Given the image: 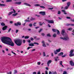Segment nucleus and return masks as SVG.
<instances>
[{
    "mask_svg": "<svg viewBox=\"0 0 74 74\" xmlns=\"http://www.w3.org/2000/svg\"><path fill=\"white\" fill-rule=\"evenodd\" d=\"M1 40L4 44H8L12 47L14 46V43L12 42V40L10 38L7 37H2L1 38Z\"/></svg>",
    "mask_w": 74,
    "mask_h": 74,
    "instance_id": "nucleus-1",
    "label": "nucleus"
},
{
    "mask_svg": "<svg viewBox=\"0 0 74 74\" xmlns=\"http://www.w3.org/2000/svg\"><path fill=\"white\" fill-rule=\"evenodd\" d=\"M14 42L16 44L17 46H21V45H22V41L20 39H17L16 40L14 41Z\"/></svg>",
    "mask_w": 74,
    "mask_h": 74,
    "instance_id": "nucleus-2",
    "label": "nucleus"
},
{
    "mask_svg": "<svg viewBox=\"0 0 74 74\" xmlns=\"http://www.w3.org/2000/svg\"><path fill=\"white\" fill-rule=\"evenodd\" d=\"M61 39H62L64 41H67V40H69V37L68 36L66 35L65 37H61L60 38Z\"/></svg>",
    "mask_w": 74,
    "mask_h": 74,
    "instance_id": "nucleus-3",
    "label": "nucleus"
},
{
    "mask_svg": "<svg viewBox=\"0 0 74 74\" xmlns=\"http://www.w3.org/2000/svg\"><path fill=\"white\" fill-rule=\"evenodd\" d=\"M52 30L53 32H57V34H60V32L58 29H53Z\"/></svg>",
    "mask_w": 74,
    "mask_h": 74,
    "instance_id": "nucleus-4",
    "label": "nucleus"
},
{
    "mask_svg": "<svg viewBox=\"0 0 74 74\" xmlns=\"http://www.w3.org/2000/svg\"><path fill=\"white\" fill-rule=\"evenodd\" d=\"M14 26H20L21 25V23L19 22H18L17 23H14Z\"/></svg>",
    "mask_w": 74,
    "mask_h": 74,
    "instance_id": "nucleus-5",
    "label": "nucleus"
},
{
    "mask_svg": "<svg viewBox=\"0 0 74 74\" xmlns=\"http://www.w3.org/2000/svg\"><path fill=\"white\" fill-rule=\"evenodd\" d=\"M39 14H40V15H43V16L45 15H46L45 12L44 11L40 12H39Z\"/></svg>",
    "mask_w": 74,
    "mask_h": 74,
    "instance_id": "nucleus-6",
    "label": "nucleus"
},
{
    "mask_svg": "<svg viewBox=\"0 0 74 74\" xmlns=\"http://www.w3.org/2000/svg\"><path fill=\"white\" fill-rule=\"evenodd\" d=\"M71 66H74V63L73 61L71 60L69 62Z\"/></svg>",
    "mask_w": 74,
    "mask_h": 74,
    "instance_id": "nucleus-7",
    "label": "nucleus"
},
{
    "mask_svg": "<svg viewBox=\"0 0 74 74\" xmlns=\"http://www.w3.org/2000/svg\"><path fill=\"white\" fill-rule=\"evenodd\" d=\"M51 62H52V60H49L48 61L47 63V65L48 67H49V64H50V63H51Z\"/></svg>",
    "mask_w": 74,
    "mask_h": 74,
    "instance_id": "nucleus-8",
    "label": "nucleus"
},
{
    "mask_svg": "<svg viewBox=\"0 0 74 74\" xmlns=\"http://www.w3.org/2000/svg\"><path fill=\"white\" fill-rule=\"evenodd\" d=\"M48 23H54V21L53 20H48Z\"/></svg>",
    "mask_w": 74,
    "mask_h": 74,
    "instance_id": "nucleus-9",
    "label": "nucleus"
},
{
    "mask_svg": "<svg viewBox=\"0 0 74 74\" xmlns=\"http://www.w3.org/2000/svg\"><path fill=\"white\" fill-rule=\"evenodd\" d=\"M65 33V31L64 29H62L61 31V34L62 35V36H64V34Z\"/></svg>",
    "mask_w": 74,
    "mask_h": 74,
    "instance_id": "nucleus-10",
    "label": "nucleus"
},
{
    "mask_svg": "<svg viewBox=\"0 0 74 74\" xmlns=\"http://www.w3.org/2000/svg\"><path fill=\"white\" fill-rule=\"evenodd\" d=\"M63 52H61V53H59L58 54V56H62V55H63Z\"/></svg>",
    "mask_w": 74,
    "mask_h": 74,
    "instance_id": "nucleus-11",
    "label": "nucleus"
},
{
    "mask_svg": "<svg viewBox=\"0 0 74 74\" xmlns=\"http://www.w3.org/2000/svg\"><path fill=\"white\" fill-rule=\"evenodd\" d=\"M23 4H24V5H26L27 6H28L29 7H31V5H30L27 3H23Z\"/></svg>",
    "mask_w": 74,
    "mask_h": 74,
    "instance_id": "nucleus-12",
    "label": "nucleus"
},
{
    "mask_svg": "<svg viewBox=\"0 0 74 74\" xmlns=\"http://www.w3.org/2000/svg\"><path fill=\"white\" fill-rule=\"evenodd\" d=\"M7 26H5L2 28V29L3 30H5L7 29Z\"/></svg>",
    "mask_w": 74,
    "mask_h": 74,
    "instance_id": "nucleus-13",
    "label": "nucleus"
},
{
    "mask_svg": "<svg viewBox=\"0 0 74 74\" xmlns=\"http://www.w3.org/2000/svg\"><path fill=\"white\" fill-rule=\"evenodd\" d=\"M67 5L68 6L70 7V5H71V2H68L67 3Z\"/></svg>",
    "mask_w": 74,
    "mask_h": 74,
    "instance_id": "nucleus-14",
    "label": "nucleus"
},
{
    "mask_svg": "<svg viewBox=\"0 0 74 74\" xmlns=\"http://www.w3.org/2000/svg\"><path fill=\"white\" fill-rule=\"evenodd\" d=\"M21 2H16L14 3V4H21Z\"/></svg>",
    "mask_w": 74,
    "mask_h": 74,
    "instance_id": "nucleus-15",
    "label": "nucleus"
},
{
    "mask_svg": "<svg viewBox=\"0 0 74 74\" xmlns=\"http://www.w3.org/2000/svg\"><path fill=\"white\" fill-rule=\"evenodd\" d=\"M29 46H31V47H33L34 46V43H30L28 44Z\"/></svg>",
    "mask_w": 74,
    "mask_h": 74,
    "instance_id": "nucleus-16",
    "label": "nucleus"
},
{
    "mask_svg": "<svg viewBox=\"0 0 74 74\" xmlns=\"http://www.w3.org/2000/svg\"><path fill=\"white\" fill-rule=\"evenodd\" d=\"M60 51H61V49L60 48L56 50V51L57 52H59Z\"/></svg>",
    "mask_w": 74,
    "mask_h": 74,
    "instance_id": "nucleus-17",
    "label": "nucleus"
},
{
    "mask_svg": "<svg viewBox=\"0 0 74 74\" xmlns=\"http://www.w3.org/2000/svg\"><path fill=\"white\" fill-rule=\"evenodd\" d=\"M62 12H63L64 13V14H65V15H66V14H67V13L65 12H66V11H65V10H62Z\"/></svg>",
    "mask_w": 74,
    "mask_h": 74,
    "instance_id": "nucleus-18",
    "label": "nucleus"
},
{
    "mask_svg": "<svg viewBox=\"0 0 74 74\" xmlns=\"http://www.w3.org/2000/svg\"><path fill=\"white\" fill-rule=\"evenodd\" d=\"M74 56V53H72L71 54H69V56H70V57H71L72 56Z\"/></svg>",
    "mask_w": 74,
    "mask_h": 74,
    "instance_id": "nucleus-19",
    "label": "nucleus"
},
{
    "mask_svg": "<svg viewBox=\"0 0 74 74\" xmlns=\"http://www.w3.org/2000/svg\"><path fill=\"white\" fill-rule=\"evenodd\" d=\"M74 52V50H71L70 51L69 53L70 54L73 53Z\"/></svg>",
    "mask_w": 74,
    "mask_h": 74,
    "instance_id": "nucleus-20",
    "label": "nucleus"
},
{
    "mask_svg": "<svg viewBox=\"0 0 74 74\" xmlns=\"http://www.w3.org/2000/svg\"><path fill=\"white\" fill-rule=\"evenodd\" d=\"M1 25L2 26H5V24H4L3 23H1Z\"/></svg>",
    "mask_w": 74,
    "mask_h": 74,
    "instance_id": "nucleus-21",
    "label": "nucleus"
},
{
    "mask_svg": "<svg viewBox=\"0 0 74 74\" xmlns=\"http://www.w3.org/2000/svg\"><path fill=\"white\" fill-rule=\"evenodd\" d=\"M0 6H3L5 7L6 6V5H5V4H2L0 3Z\"/></svg>",
    "mask_w": 74,
    "mask_h": 74,
    "instance_id": "nucleus-22",
    "label": "nucleus"
},
{
    "mask_svg": "<svg viewBox=\"0 0 74 74\" xmlns=\"http://www.w3.org/2000/svg\"><path fill=\"white\" fill-rule=\"evenodd\" d=\"M18 15V13H16L15 14H13L12 15V16H15L16 15Z\"/></svg>",
    "mask_w": 74,
    "mask_h": 74,
    "instance_id": "nucleus-23",
    "label": "nucleus"
},
{
    "mask_svg": "<svg viewBox=\"0 0 74 74\" xmlns=\"http://www.w3.org/2000/svg\"><path fill=\"white\" fill-rule=\"evenodd\" d=\"M35 19H36V18H33V17H31V18H30V20L31 21H33V20H35Z\"/></svg>",
    "mask_w": 74,
    "mask_h": 74,
    "instance_id": "nucleus-24",
    "label": "nucleus"
},
{
    "mask_svg": "<svg viewBox=\"0 0 74 74\" xmlns=\"http://www.w3.org/2000/svg\"><path fill=\"white\" fill-rule=\"evenodd\" d=\"M13 13H14V12L13 11H12L10 12L8 14V15H10L12 14Z\"/></svg>",
    "mask_w": 74,
    "mask_h": 74,
    "instance_id": "nucleus-25",
    "label": "nucleus"
},
{
    "mask_svg": "<svg viewBox=\"0 0 74 74\" xmlns=\"http://www.w3.org/2000/svg\"><path fill=\"white\" fill-rule=\"evenodd\" d=\"M54 53L55 55H57L58 54V52L56 51H54Z\"/></svg>",
    "mask_w": 74,
    "mask_h": 74,
    "instance_id": "nucleus-26",
    "label": "nucleus"
},
{
    "mask_svg": "<svg viewBox=\"0 0 74 74\" xmlns=\"http://www.w3.org/2000/svg\"><path fill=\"white\" fill-rule=\"evenodd\" d=\"M62 74H67V72L66 71H64Z\"/></svg>",
    "mask_w": 74,
    "mask_h": 74,
    "instance_id": "nucleus-27",
    "label": "nucleus"
},
{
    "mask_svg": "<svg viewBox=\"0 0 74 74\" xmlns=\"http://www.w3.org/2000/svg\"><path fill=\"white\" fill-rule=\"evenodd\" d=\"M40 7L42 8H43V9H45V7L42 6H40Z\"/></svg>",
    "mask_w": 74,
    "mask_h": 74,
    "instance_id": "nucleus-28",
    "label": "nucleus"
},
{
    "mask_svg": "<svg viewBox=\"0 0 74 74\" xmlns=\"http://www.w3.org/2000/svg\"><path fill=\"white\" fill-rule=\"evenodd\" d=\"M29 38V36H25V39H27L28 38Z\"/></svg>",
    "mask_w": 74,
    "mask_h": 74,
    "instance_id": "nucleus-29",
    "label": "nucleus"
},
{
    "mask_svg": "<svg viewBox=\"0 0 74 74\" xmlns=\"http://www.w3.org/2000/svg\"><path fill=\"white\" fill-rule=\"evenodd\" d=\"M68 30H69V31H71V30H72V28L70 27L68 29Z\"/></svg>",
    "mask_w": 74,
    "mask_h": 74,
    "instance_id": "nucleus-30",
    "label": "nucleus"
},
{
    "mask_svg": "<svg viewBox=\"0 0 74 74\" xmlns=\"http://www.w3.org/2000/svg\"><path fill=\"white\" fill-rule=\"evenodd\" d=\"M34 5L36 7H37L38 6H40V5L38 4H36Z\"/></svg>",
    "mask_w": 74,
    "mask_h": 74,
    "instance_id": "nucleus-31",
    "label": "nucleus"
},
{
    "mask_svg": "<svg viewBox=\"0 0 74 74\" xmlns=\"http://www.w3.org/2000/svg\"><path fill=\"white\" fill-rule=\"evenodd\" d=\"M47 37H51V35L50 34H47Z\"/></svg>",
    "mask_w": 74,
    "mask_h": 74,
    "instance_id": "nucleus-32",
    "label": "nucleus"
},
{
    "mask_svg": "<svg viewBox=\"0 0 74 74\" xmlns=\"http://www.w3.org/2000/svg\"><path fill=\"white\" fill-rule=\"evenodd\" d=\"M69 6H66L65 7V8L66 10H67V9H68V8H69Z\"/></svg>",
    "mask_w": 74,
    "mask_h": 74,
    "instance_id": "nucleus-33",
    "label": "nucleus"
},
{
    "mask_svg": "<svg viewBox=\"0 0 74 74\" xmlns=\"http://www.w3.org/2000/svg\"><path fill=\"white\" fill-rule=\"evenodd\" d=\"M53 36V37H56V34H54Z\"/></svg>",
    "mask_w": 74,
    "mask_h": 74,
    "instance_id": "nucleus-34",
    "label": "nucleus"
},
{
    "mask_svg": "<svg viewBox=\"0 0 74 74\" xmlns=\"http://www.w3.org/2000/svg\"><path fill=\"white\" fill-rule=\"evenodd\" d=\"M12 0H7L6 2H11Z\"/></svg>",
    "mask_w": 74,
    "mask_h": 74,
    "instance_id": "nucleus-35",
    "label": "nucleus"
},
{
    "mask_svg": "<svg viewBox=\"0 0 74 74\" xmlns=\"http://www.w3.org/2000/svg\"><path fill=\"white\" fill-rule=\"evenodd\" d=\"M66 19H71V17H68L67 16L66 17Z\"/></svg>",
    "mask_w": 74,
    "mask_h": 74,
    "instance_id": "nucleus-36",
    "label": "nucleus"
},
{
    "mask_svg": "<svg viewBox=\"0 0 74 74\" xmlns=\"http://www.w3.org/2000/svg\"><path fill=\"white\" fill-rule=\"evenodd\" d=\"M42 46H43V47H47L46 46V45H45V43L43 44Z\"/></svg>",
    "mask_w": 74,
    "mask_h": 74,
    "instance_id": "nucleus-37",
    "label": "nucleus"
},
{
    "mask_svg": "<svg viewBox=\"0 0 74 74\" xmlns=\"http://www.w3.org/2000/svg\"><path fill=\"white\" fill-rule=\"evenodd\" d=\"M33 48V47H28L27 48V49H28V50H29V49H30V48Z\"/></svg>",
    "mask_w": 74,
    "mask_h": 74,
    "instance_id": "nucleus-38",
    "label": "nucleus"
},
{
    "mask_svg": "<svg viewBox=\"0 0 74 74\" xmlns=\"http://www.w3.org/2000/svg\"><path fill=\"white\" fill-rule=\"evenodd\" d=\"M14 74H16V73H17V71L16 70H14Z\"/></svg>",
    "mask_w": 74,
    "mask_h": 74,
    "instance_id": "nucleus-39",
    "label": "nucleus"
},
{
    "mask_svg": "<svg viewBox=\"0 0 74 74\" xmlns=\"http://www.w3.org/2000/svg\"><path fill=\"white\" fill-rule=\"evenodd\" d=\"M30 40L31 41H33V40H34V38H31Z\"/></svg>",
    "mask_w": 74,
    "mask_h": 74,
    "instance_id": "nucleus-40",
    "label": "nucleus"
},
{
    "mask_svg": "<svg viewBox=\"0 0 74 74\" xmlns=\"http://www.w3.org/2000/svg\"><path fill=\"white\" fill-rule=\"evenodd\" d=\"M28 25L29 26V27H32V24H29Z\"/></svg>",
    "mask_w": 74,
    "mask_h": 74,
    "instance_id": "nucleus-41",
    "label": "nucleus"
},
{
    "mask_svg": "<svg viewBox=\"0 0 74 74\" xmlns=\"http://www.w3.org/2000/svg\"><path fill=\"white\" fill-rule=\"evenodd\" d=\"M66 56H67V54H65V55H64V56H62V58H64Z\"/></svg>",
    "mask_w": 74,
    "mask_h": 74,
    "instance_id": "nucleus-42",
    "label": "nucleus"
},
{
    "mask_svg": "<svg viewBox=\"0 0 74 74\" xmlns=\"http://www.w3.org/2000/svg\"><path fill=\"white\" fill-rule=\"evenodd\" d=\"M43 24H45V23H44V22H43L42 23H41V24H40L39 25H40V26H42V25Z\"/></svg>",
    "mask_w": 74,
    "mask_h": 74,
    "instance_id": "nucleus-43",
    "label": "nucleus"
},
{
    "mask_svg": "<svg viewBox=\"0 0 74 74\" xmlns=\"http://www.w3.org/2000/svg\"><path fill=\"white\" fill-rule=\"evenodd\" d=\"M43 56H46V55H45V52H43Z\"/></svg>",
    "mask_w": 74,
    "mask_h": 74,
    "instance_id": "nucleus-44",
    "label": "nucleus"
},
{
    "mask_svg": "<svg viewBox=\"0 0 74 74\" xmlns=\"http://www.w3.org/2000/svg\"><path fill=\"white\" fill-rule=\"evenodd\" d=\"M61 14V12H60V11H58V14Z\"/></svg>",
    "mask_w": 74,
    "mask_h": 74,
    "instance_id": "nucleus-45",
    "label": "nucleus"
},
{
    "mask_svg": "<svg viewBox=\"0 0 74 74\" xmlns=\"http://www.w3.org/2000/svg\"><path fill=\"white\" fill-rule=\"evenodd\" d=\"M34 44H36L37 45H39V44H38V43H37V42H34Z\"/></svg>",
    "mask_w": 74,
    "mask_h": 74,
    "instance_id": "nucleus-46",
    "label": "nucleus"
},
{
    "mask_svg": "<svg viewBox=\"0 0 74 74\" xmlns=\"http://www.w3.org/2000/svg\"><path fill=\"white\" fill-rule=\"evenodd\" d=\"M41 35L42 36H45V34H44V33H42L41 34Z\"/></svg>",
    "mask_w": 74,
    "mask_h": 74,
    "instance_id": "nucleus-47",
    "label": "nucleus"
},
{
    "mask_svg": "<svg viewBox=\"0 0 74 74\" xmlns=\"http://www.w3.org/2000/svg\"><path fill=\"white\" fill-rule=\"evenodd\" d=\"M42 29H40V30H39L38 31L39 33H40V32H41V31H42Z\"/></svg>",
    "mask_w": 74,
    "mask_h": 74,
    "instance_id": "nucleus-48",
    "label": "nucleus"
},
{
    "mask_svg": "<svg viewBox=\"0 0 74 74\" xmlns=\"http://www.w3.org/2000/svg\"><path fill=\"white\" fill-rule=\"evenodd\" d=\"M62 62H63L62 61H60V65H61V64H62Z\"/></svg>",
    "mask_w": 74,
    "mask_h": 74,
    "instance_id": "nucleus-49",
    "label": "nucleus"
},
{
    "mask_svg": "<svg viewBox=\"0 0 74 74\" xmlns=\"http://www.w3.org/2000/svg\"><path fill=\"white\" fill-rule=\"evenodd\" d=\"M12 10L14 11V12H13L14 13H16V12L15 11V10L14 9H12Z\"/></svg>",
    "mask_w": 74,
    "mask_h": 74,
    "instance_id": "nucleus-50",
    "label": "nucleus"
},
{
    "mask_svg": "<svg viewBox=\"0 0 74 74\" xmlns=\"http://www.w3.org/2000/svg\"><path fill=\"white\" fill-rule=\"evenodd\" d=\"M11 52H12V53H13V54L15 55H16V53H14V52H13V51H11Z\"/></svg>",
    "mask_w": 74,
    "mask_h": 74,
    "instance_id": "nucleus-51",
    "label": "nucleus"
},
{
    "mask_svg": "<svg viewBox=\"0 0 74 74\" xmlns=\"http://www.w3.org/2000/svg\"><path fill=\"white\" fill-rule=\"evenodd\" d=\"M45 74H48V71H45Z\"/></svg>",
    "mask_w": 74,
    "mask_h": 74,
    "instance_id": "nucleus-52",
    "label": "nucleus"
},
{
    "mask_svg": "<svg viewBox=\"0 0 74 74\" xmlns=\"http://www.w3.org/2000/svg\"><path fill=\"white\" fill-rule=\"evenodd\" d=\"M51 56H52V57H53L54 56L53 53H51Z\"/></svg>",
    "mask_w": 74,
    "mask_h": 74,
    "instance_id": "nucleus-53",
    "label": "nucleus"
},
{
    "mask_svg": "<svg viewBox=\"0 0 74 74\" xmlns=\"http://www.w3.org/2000/svg\"><path fill=\"white\" fill-rule=\"evenodd\" d=\"M8 74H12V73L11 72H9L8 73Z\"/></svg>",
    "mask_w": 74,
    "mask_h": 74,
    "instance_id": "nucleus-54",
    "label": "nucleus"
},
{
    "mask_svg": "<svg viewBox=\"0 0 74 74\" xmlns=\"http://www.w3.org/2000/svg\"><path fill=\"white\" fill-rule=\"evenodd\" d=\"M11 30V28H10L8 31V32H10Z\"/></svg>",
    "mask_w": 74,
    "mask_h": 74,
    "instance_id": "nucleus-55",
    "label": "nucleus"
},
{
    "mask_svg": "<svg viewBox=\"0 0 74 74\" xmlns=\"http://www.w3.org/2000/svg\"><path fill=\"white\" fill-rule=\"evenodd\" d=\"M70 25H70V24L69 23H67L66 24V26H70Z\"/></svg>",
    "mask_w": 74,
    "mask_h": 74,
    "instance_id": "nucleus-56",
    "label": "nucleus"
},
{
    "mask_svg": "<svg viewBox=\"0 0 74 74\" xmlns=\"http://www.w3.org/2000/svg\"><path fill=\"white\" fill-rule=\"evenodd\" d=\"M41 43L42 44H45V43L44 42V40L42 41L41 42Z\"/></svg>",
    "mask_w": 74,
    "mask_h": 74,
    "instance_id": "nucleus-57",
    "label": "nucleus"
},
{
    "mask_svg": "<svg viewBox=\"0 0 74 74\" xmlns=\"http://www.w3.org/2000/svg\"><path fill=\"white\" fill-rule=\"evenodd\" d=\"M25 40H23V42L24 44H25Z\"/></svg>",
    "mask_w": 74,
    "mask_h": 74,
    "instance_id": "nucleus-58",
    "label": "nucleus"
},
{
    "mask_svg": "<svg viewBox=\"0 0 74 74\" xmlns=\"http://www.w3.org/2000/svg\"><path fill=\"white\" fill-rule=\"evenodd\" d=\"M62 2H65V1H66L67 0H62Z\"/></svg>",
    "mask_w": 74,
    "mask_h": 74,
    "instance_id": "nucleus-59",
    "label": "nucleus"
},
{
    "mask_svg": "<svg viewBox=\"0 0 74 74\" xmlns=\"http://www.w3.org/2000/svg\"><path fill=\"white\" fill-rule=\"evenodd\" d=\"M41 62H38V65H40V64Z\"/></svg>",
    "mask_w": 74,
    "mask_h": 74,
    "instance_id": "nucleus-60",
    "label": "nucleus"
},
{
    "mask_svg": "<svg viewBox=\"0 0 74 74\" xmlns=\"http://www.w3.org/2000/svg\"><path fill=\"white\" fill-rule=\"evenodd\" d=\"M18 30H16V33H17L18 32Z\"/></svg>",
    "mask_w": 74,
    "mask_h": 74,
    "instance_id": "nucleus-61",
    "label": "nucleus"
},
{
    "mask_svg": "<svg viewBox=\"0 0 74 74\" xmlns=\"http://www.w3.org/2000/svg\"><path fill=\"white\" fill-rule=\"evenodd\" d=\"M10 23H11V24L13 23V21H10Z\"/></svg>",
    "mask_w": 74,
    "mask_h": 74,
    "instance_id": "nucleus-62",
    "label": "nucleus"
},
{
    "mask_svg": "<svg viewBox=\"0 0 74 74\" xmlns=\"http://www.w3.org/2000/svg\"><path fill=\"white\" fill-rule=\"evenodd\" d=\"M33 74H37V73L36 72H34L33 73Z\"/></svg>",
    "mask_w": 74,
    "mask_h": 74,
    "instance_id": "nucleus-63",
    "label": "nucleus"
},
{
    "mask_svg": "<svg viewBox=\"0 0 74 74\" xmlns=\"http://www.w3.org/2000/svg\"><path fill=\"white\" fill-rule=\"evenodd\" d=\"M37 74H41V73H40V71H39L38 72Z\"/></svg>",
    "mask_w": 74,
    "mask_h": 74,
    "instance_id": "nucleus-64",
    "label": "nucleus"
}]
</instances>
